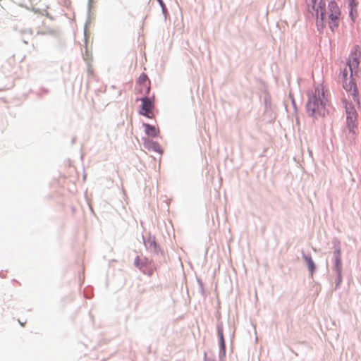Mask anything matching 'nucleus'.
I'll return each instance as SVG.
<instances>
[{
	"label": "nucleus",
	"instance_id": "1",
	"mask_svg": "<svg viewBox=\"0 0 361 361\" xmlns=\"http://www.w3.org/2000/svg\"><path fill=\"white\" fill-rule=\"evenodd\" d=\"M307 96L305 109L308 116L312 118L313 120L317 119V114L324 117L327 99H321L318 94H313L312 90H309Z\"/></svg>",
	"mask_w": 361,
	"mask_h": 361
},
{
	"label": "nucleus",
	"instance_id": "2",
	"mask_svg": "<svg viewBox=\"0 0 361 361\" xmlns=\"http://www.w3.org/2000/svg\"><path fill=\"white\" fill-rule=\"evenodd\" d=\"M332 246L334 248L333 252V267L332 271L336 274V287L338 288L343 281V263H342V252H341V241L338 238H334L332 239Z\"/></svg>",
	"mask_w": 361,
	"mask_h": 361
},
{
	"label": "nucleus",
	"instance_id": "3",
	"mask_svg": "<svg viewBox=\"0 0 361 361\" xmlns=\"http://www.w3.org/2000/svg\"><path fill=\"white\" fill-rule=\"evenodd\" d=\"M341 11L335 0H331L328 4V23L329 29L334 32L338 27Z\"/></svg>",
	"mask_w": 361,
	"mask_h": 361
},
{
	"label": "nucleus",
	"instance_id": "4",
	"mask_svg": "<svg viewBox=\"0 0 361 361\" xmlns=\"http://www.w3.org/2000/svg\"><path fill=\"white\" fill-rule=\"evenodd\" d=\"M326 7L325 0H319L317 3L314 12V18L316 19V26L317 30L321 33L326 27Z\"/></svg>",
	"mask_w": 361,
	"mask_h": 361
},
{
	"label": "nucleus",
	"instance_id": "5",
	"mask_svg": "<svg viewBox=\"0 0 361 361\" xmlns=\"http://www.w3.org/2000/svg\"><path fill=\"white\" fill-rule=\"evenodd\" d=\"M133 264L142 274L149 276H152L155 270V266L152 260L147 257L140 259L139 256H137L135 259Z\"/></svg>",
	"mask_w": 361,
	"mask_h": 361
},
{
	"label": "nucleus",
	"instance_id": "6",
	"mask_svg": "<svg viewBox=\"0 0 361 361\" xmlns=\"http://www.w3.org/2000/svg\"><path fill=\"white\" fill-rule=\"evenodd\" d=\"M343 89L347 92H350L354 102L358 106H360V100L359 96V90L356 83L355 79L353 78V73L349 75V80L342 82Z\"/></svg>",
	"mask_w": 361,
	"mask_h": 361
},
{
	"label": "nucleus",
	"instance_id": "7",
	"mask_svg": "<svg viewBox=\"0 0 361 361\" xmlns=\"http://www.w3.org/2000/svg\"><path fill=\"white\" fill-rule=\"evenodd\" d=\"M143 243L146 249L154 255H163L164 252L161 249L159 244L157 242L154 235L149 233L147 237L142 235Z\"/></svg>",
	"mask_w": 361,
	"mask_h": 361
},
{
	"label": "nucleus",
	"instance_id": "8",
	"mask_svg": "<svg viewBox=\"0 0 361 361\" xmlns=\"http://www.w3.org/2000/svg\"><path fill=\"white\" fill-rule=\"evenodd\" d=\"M361 51L358 45H355L350 50L349 58L346 62V66L349 67L350 73H353V69H357L360 60Z\"/></svg>",
	"mask_w": 361,
	"mask_h": 361
},
{
	"label": "nucleus",
	"instance_id": "9",
	"mask_svg": "<svg viewBox=\"0 0 361 361\" xmlns=\"http://www.w3.org/2000/svg\"><path fill=\"white\" fill-rule=\"evenodd\" d=\"M216 333L219 338V359L222 360L226 356V341L224 336V325L223 322L218 321L216 324Z\"/></svg>",
	"mask_w": 361,
	"mask_h": 361
},
{
	"label": "nucleus",
	"instance_id": "10",
	"mask_svg": "<svg viewBox=\"0 0 361 361\" xmlns=\"http://www.w3.org/2000/svg\"><path fill=\"white\" fill-rule=\"evenodd\" d=\"M154 96L149 97L147 95H144L143 97L140 98L142 104L140 106V109L138 110V114L141 116H146L148 114L152 109L154 108Z\"/></svg>",
	"mask_w": 361,
	"mask_h": 361
},
{
	"label": "nucleus",
	"instance_id": "11",
	"mask_svg": "<svg viewBox=\"0 0 361 361\" xmlns=\"http://www.w3.org/2000/svg\"><path fill=\"white\" fill-rule=\"evenodd\" d=\"M350 114H348L346 115V127L348 130L350 134L355 137L357 135L356 130L358 128V114L350 115Z\"/></svg>",
	"mask_w": 361,
	"mask_h": 361
},
{
	"label": "nucleus",
	"instance_id": "12",
	"mask_svg": "<svg viewBox=\"0 0 361 361\" xmlns=\"http://www.w3.org/2000/svg\"><path fill=\"white\" fill-rule=\"evenodd\" d=\"M144 147L148 150H152L155 152H158L159 154L163 153V150L160 146V145L156 142L150 140L148 137H142V138Z\"/></svg>",
	"mask_w": 361,
	"mask_h": 361
},
{
	"label": "nucleus",
	"instance_id": "13",
	"mask_svg": "<svg viewBox=\"0 0 361 361\" xmlns=\"http://www.w3.org/2000/svg\"><path fill=\"white\" fill-rule=\"evenodd\" d=\"M302 257L306 263V266L308 269L309 274L312 276L317 271V265L310 254H306L305 252H302Z\"/></svg>",
	"mask_w": 361,
	"mask_h": 361
},
{
	"label": "nucleus",
	"instance_id": "14",
	"mask_svg": "<svg viewBox=\"0 0 361 361\" xmlns=\"http://www.w3.org/2000/svg\"><path fill=\"white\" fill-rule=\"evenodd\" d=\"M142 126L145 128V133L148 137L155 138L159 136V129L155 126L147 123H142Z\"/></svg>",
	"mask_w": 361,
	"mask_h": 361
},
{
	"label": "nucleus",
	"instance_id": "15",
	"mask_svg": "<svg viewBox=\"0 0 361 361\" xmlns=\"http://www.w3.org/2000/svg\"><path fill=\"white\" fill-rule=\"evenodd\" d=\"M343 103L346 115L348 114H350V115L358 114L353 103H349L346 100L343 101Z\"/></svg>",
	"mask_w": 361,
	"mask_h": 361
},
{
	"label": "nucleus",
	"instance_id": "16",
	"mask_svg": "<svg viewBox=\"0 0 361 361\" xmlns=\"http://www.w3.org/2000/svg\"><path fill=\"white\" fill-rule=\"evenodd\" d=\"M317 3L318 0H310V4H307V12L313 18H314Z\"/></svg>",
	"mask_w": 361,
	"mask_h": 361
},
{
	"label": "nucleus",
	"instance_id": "17",
	"mask_svg": "<svg viewBox=\"0 0 361 361\" xmlns=\"http://www.w3.org/2000/svg\"><path fill=\"white\" fill-rule=\"evenodd\" d=\"M313 94H318L321 99H327L323 86H321V87L319 86L315 87L314 91H313Z\"/></svg>",
	"mask_w": 361,
	"mask_h": 361
},
{
	"label": "nucleus",
	"instance_id": "18",
	"mask_svg": "<svg viewBox=\"0 0 361 361\" xmlns=\"http://www.w3.org/2000/svg\"><path fill=\"white\" fill-rule=\"evenodd\" d=\"M338 78L341 80V82H343L349 80L348 71L347 69V67L344 68L343 70L341 71Z\"/></svg>",
	"mask_w": 361,
	"mask_h": 361
},
{
	"label": "nucleus",
	"instance_id": "19",
	"mask_svg": "<svg viewBox=\"0 0 361 361\" xmlns=\"http://www.w3.org/2000/svg\"><path fill=\"white\" fill-rule=\"evenodd\" d=\"M157 1L159 3L160 7L161 8V11H162L163 15L164 16L165 18H166L167 16L169 15V12H168V9L166 6L165 3L164 2L163 0H157Z\"/></svg>",
	"mask_w": 361,
	"mask_h": 361
},
{
	"label": "nucleus",
	"instance_id": "20",
	"mask_svg": "<svg viewBox=\"0 0 361 361\" xmlns=\"http://www.w3.org/2000/svg\"><path fill=\"white\" fill-rule=\"evenodd\" d=\"M349 10V17L352 22L355 23L357 17V9L348 8Z\"/></svg>",
	"mask_w": 361,
	"mask_h": 361
},
{
	"label": "nucleus",
	"instance_id": "21",
	"mask_svg": "<svg viewBox=\"0 0 361 361\" xmlns=\"http://www.w3.org/2000/svg\"><path fill=\"white\" fill-rule=\"evenodd\" d=\"M149 80V78L147 76V75L145 73H142L140 74V75L139 76L138 78V80H137V82L140 84V85H144L145 84V82Z\"/></svg>",
	"mask_w": 361,
	"mask_h": 361
},
{
	"label": "nucleus",
	"instance_id": "22",
	"mask_svg": "<svg viewBox=\"0 0 361 361\" xmlns=\"http://www.w3.org/2000/svg\"><path fill=\"white\" fill-rule=\"evenodd\" d=\"M358 3L357 0H348V8L357 9Z\"/></svg>",
	"mask_w": 361,
	"mask_h": 361
},
{
	"label": "nucleus",
	"instance_id": "23",
	"mask_svg": "<svg viewBox=\"0 0 361 361\" xmlns=\"http://www.w3.org/2000/svg\"><path fill=\"white\" fill-rule=\"evenodd\" d=\"M197 282L198 283L199 288H200V293L204 295V283L201 279L197 278Z\"/></svg>",
	"mask_w": 361,
	"mask_h": 361
},
{
	"label": "nucleus",
	"instance_id": "24",
	"mask_svg": "<svg viewBox=\"0 0 361 361\" xmlns=\"http://www.w3.org/2000/svg\"><path fill=\"white\" fill-rule=\"evenodd\" d=\"M264 102L266 108H268V106H269L271 105L270 97H269V95H265L264 96Z\"/></svg>",
	"mask_w": 361,
	"mask_h": 361
},
{
	"label": "nucleus",
	"instance_id": "25",
	"mask_svg": "<svg viewBox=\"0 0 361 361\" xmlns=\"http://www.w3.org/2000/svg\"><path fill=\"white\" fill-rule=\"evenodd\" d=\"M92 0H88V4H87V6H88L87 17L88 18H90V11H91V8H92Z\"/></svg>",
	"mask_w": 361,
	"mask_h": 361
},
{
	"label": "nucleus",
	"instance_id": "26",
	"mask_svg": "<svg viewBox=\"0 0 361 361\" xmlns=\"http://www.w3.org/2000/svg\"><path fill=\"white\" fill-rule=\"evenodd\" d=\"M149 92H150V82H149V85L146 87L145 95L149 96Z\"/></svg>",
	"mask_w": 361,
	"mask_h": 361
},
{
	"label": "nucleus",
	"instance_id": "27",
	"mask_svg": "<svg viewBox=\"0 0 361 361\" xmlns=\"http://www.w3.org/2000/svg\"><path fill=\"white\" fill-rule=\"evenodd\" d=\"M144 116L149 119H152L154 118V115L153 114H150L149 112H148V114H146V116Z\"/></svg>",
	"mask_w": 361,
	"mask_h": 361
},
{
	"label": "nucleus",
	"instance_id": "28",
	"mask_svg": "<svg viewBox=\"0 0 361 361\" xmlns=\"http://www.w3.org/2000/svg\"><path fill=\"white\" fill-rule=\"evenodd\" d=\"M41 91L43 94H46L49 93V90L47 88H42Z\"/></svg>",
	"mask_w": 361,
	"mask_h": 361
},
{
	"label": "nucleus",
	"instance_id": "29",
	"mask_svg": "<svg viewBox=\"0 0 361 361\" xmlns=\"http://www.w3.org/2000/svg\"><path fill=\"white\" fill-rule=\"evenodd\" d=\"M211 358H208L207 356V353L204 352V359H203V361H205V360H210Z\"/></svg>",
	"mask_w": 361,
	"mask_h": 361
},
{
	"label": "nucleus",
	"instance_id": "30",
	"mask_svg": "<svg viewBox=\"0 0 361 361\" xmlns=\"http://www.w3.org/2000/svg\"><path fill=\"white\" fill-rule=\"evenodd\" d=\"M89 24H90V21L87 20V22L85 23V30H84L85 33L86 32V29Z\"/></svg>",
	"mask_w": 361,
	"mask_h": 361
},
{
	"label": "nucleus",
	"instance_id": "31",
	"mask_svg": "<svg viewBox=\"0 0 361 361\" xmlns=\"http://www.w3.org/2000/svg\"><path fill=\"white\" fill-rule=\"evenodd\" d=\"M292 104H293L294 109H296V104H295V102L294 99H292Z\"/></svg>",
	"mask_w": 361,
	"mask_h": 361
},
{
	"label": "nucleus",
	"instance_id": "32",
	"mask_svg": "<svg viewBox=\"0 0 361 361\" xmlns=\"http://www.w3.org/2000/svg\"><path fill=\"white\" fill-rule=\"evenodd\" d=\"M0 276H1V278H4V277H5V274H4V271H0Z\"/></svg>",
	"mask_w": 361,
	"mask_h": 361
},
{
	"label": "nucleus",
	"instance_id": "33",
	"mask_svg": "<svg viewBox=\"0 0 361 361\" xmlns=\"http://www.w3.org/2000/svg\"><path fill=\"white\" fill-rule=\"evenodd\" d=\"M75 140H76L75 137H73L72 141H71L72 145H73L75 142Z\"/></svg>",
	"mask_w": 361,
	"mask_h": 361
},
{
	"label": "nucleus",
	"instance_id": "34",
	"mask_svg": "<svg viewBox=\"0 0 361 361\" xmlns=\"http://www.w3.org/2000/svg\"><path fill=\"white\" fill-rule=\"evenodd\" d=\"M23 42L25 44H27V42L26 41V39H23Z\"/></svg>",
	"mask_w": 361,
	"mask_h": 361
},
{
	"label": "nucleus",
	"instance_id": "35",
	"mask_svg": "<svg viewBox=\"0 0 361 361\" xmlns=\"http://www.w3.org/2000/svg\"><path fill=\"white\" fill-rule=\"evenodd\" d=\"M205 361H216V360H214V359H212V358H211L210 360H205Z\"/></svg>",
	"mask_w": 361,
	"mask_h": 361
},
{
	"label": "nucleus",
	"instance_id": "36",
	"mask_svg": "<svg viewBox=\"0 0 361 361\" xmlns=\"http://www.w3.org/2000/svg\"><path fill=\"white\" fill-rule=\"evenodd\" d=\"M18 323H20V324L23 325V322H20V321H18Z\"/></svg>",
	"mask_w": 361,
	"mask_h": 361
},
{
	"label": "nucleus",
	"instance_id": "37",
	"mask_svg": "<svg viewBox=\"0 0 361 361\" xmlns=\"http://www.w3.org/2000/svg\"><path fill=\"white\" fill-rule=\"evenodd\" d=\"M18 323H20V324L23 325V322H20V321H18Z\"/></svg>",
	"mask_w": 361,
	"mask_h": 361
}]
</instances>
